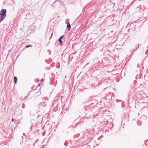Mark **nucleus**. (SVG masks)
<instances>
[{"label": "nucleus", "instance_id": "nucleus-1", "mask_svg": "<svg viewBox=\"0 0 148 148\" xmlns=\"http://www.w3.org/2000/svg\"><path fill=\"white\" fill-rule=\"evenodd\" d=\"M6 10L2 9L0 12V15L1 16L5 17L6 16Z\"/></svg>", "mask_w": 148, "mask_h": 148}, {"label": "nucleus", "instance_id": "nucleus-2", "mask_svg": "<svg viewBox=\"0 0 148 148\" xmlns=\"http://www.w3.org/2000/svg\"><path fill=\"white\" fill-rule=\"evenodd\" d=\"M67 27L68 28V31H69L70 30V29H71V26L70 24V23H69V22H68V24H67Z\"/></svg>", "mask_w": 148, "mask_h": 148}, {"label": "nucleus", "instance_id": "nucleus-3", "mask_svg": "<svg viewBox=\"0 0 148 148\" xmlns=\"http://www.w3.org/2000/svg\"><path fill=\"white\" fill-rule=\"evenodd\" d=\"M63 37L64 36H62L59 39V41L61 44H62V41L61 40L63 38Z\"/></svg>", "mask_w": 148, "mask_h": 148}, {"label": "nucleus", "instance_id": "nucleus-4", "mask_svg": "<svg viewBox=\"0 0 148 148\" xmlns=\"http://www.w3.org/2000/svg\"><path fill=\"white\" fill-rule=\"evenodd\" d=\"M5 18V17L1 16L0 17V22H1Z\"/></svg>", "mask_w": 148, "mask_h": 148}, {"label": "nucleus", "instance_id": "nucleus-5", "mask_svg": "<svg viewBox=\"0 0 148 148\" xmlns=\"http://www.w3.org/2000/svg\"><path fill=\"white\" fill-rule=\"evenodd\" d=\"M14 81L15 83L16 84L17 83V78L16 77H14Z\"/></svg>", "mask_w": 148, "mask_h": 148}, {"label": "nucleus", "instance_id": "nucleus-6", "mask_svg": "<svg viewBox=\"0 0 148 148\" xmlns=\"http://www.w3.org/2000/svg\"><path fill=\"white\" fill-rule=\"evenodd\" d=\"M32 47V46L31 45H29L26 46V48H28V47Z\"/></svg>", "mask_w": 148, "mask_h": 148}, {"label": "nucleus", "instance_id": "nucleus-7", "mask_svg": "<svg viewBox=\"0 0 148 148\" xmlns=\"http://www.w3.org/2000/svg\"><path fill=\"white\" fill-rule=\"evenodd\" d=\"M43 81V79H42L41 80H40V81L41 82H42V81Z\"/></svg>", "mask_w": 148, "mask_h": 148}, {"label": "nucleus", "instance_id": "nucleus-8", "mask_svg": "<svg viewBox=\"0 0 148 148\" xmlns=\"http://www.w3.org/2000/svg\"><path fill=\"white\" fill-rule=\"evenodd\" d=\"M12 121H14V119H12Z\"/></svg>", "mask_w": 148, "mask_h": 148}, {"label": "nucleus", "instance_id": "nucleus-9", "mask_svg": "<svg viewBox=\"0 0 148 148\" xmlns=\"http://www.w3.org/2000/svg\"><path fill=\"white\" fill-rule=\"evenodd\" d=\"M52 34H53V33H52V34H51V35L52 36Z\"/></svg>", "mask_w": 148, "mask_h": 148}, {"label": "nucleus", "instance_id": "nucleus-10", "mask_svg": "<svg viewBox=\"0 0 148 148\" xmlns=\"http://www.w3.org/2000/svg\"><path fill=\"white\" fill-rule=\"evenodd\" d=\"M38 85H39V86H40V85H39V84H38Z\"/></svg>", "mask_w": 148, "mask_h": 148}]
</instances>
